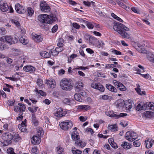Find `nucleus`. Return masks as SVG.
I'll return each mask as SVG.
<instances>
[{"label": "nucleus", "instance_id": "nucleus-1", "mask_svg": "<svg viewBox=\"0 0 154 154\" xmlns=\"http://www.w3.org/2000/svg\"><path fill=\"white\" fill-rule=\"evenodd\" d=\"M113 28L115 31L117 32L123 37L128 39L130 38L129 34L126 31H129V29L123 24L117 22H114Z\"/></svg>", "mask_w": 154, "mask_h": 154}, {"label": "nucleus", "instance_id": "nucleus-2", "mask_svg": "<svg viewBox=\"0 0 154 154\" xmlns=\"http://www.w3.org/2000/svg\"><path fill=\"white\" fill-rule=\"evenodd\" d=\"M38 20L41 22L51 24L57 20L55 15L52 14L50 15L42 14L38 17Z\"/></svg>", "mask_w": 154, "mask_h": 154}, {"label": "nucleus", "instance_id": "nucleus-3", "mask_svg": "<svg viewBox=\"0 0 154 154\" xmlns=\"http://www.w3.org/2000/svg\"><path fill=\"white\" fill-rule=\"evenodd\" d=\"M71 80L67 79H63L60 82V86L62 89L69 91L73 87V85L71 83Z\"/></svg>", "mask_w": 154, "mask_h": 154}, {"label": "nucleus", "instance_id": "nucleus-4", "mask_svg": "<svg viewBox=\"0 0 154 154\" xmlns=\"http://www.w3.org/2000/svg\"><path fill=\"white\" fill-rule=\"evenodd\" d=\"M59 125L62 129L66 131L71 129L72 126L73 124L70 121L66 120L60 122Z\"/></svg>", "mask_w": 154, "mask_h": 154}, {"label": "nucleus", "instance_id": "nucleus-5", "mask_svg": "<svg viewBox=\"0 0 154 154\" xmlns=\"http://www.w3.org/2000/svg\"><path fill=\"white\" fill-rule=\"evenodd\" d=\"M137 137V134L136 133L132 131H127L125 134V137L126 139L129 141H133L135 140Z\"/></svg>", "mask_w": 154, "mask_h": 154}, {"label": "nucleus", "instance_id": "nucleus-6", "mask_svg": "<svg viewBox=\"0 0 154 154\" xmlns=\"http://www.w3.org/2000/svg\"><path fill=\"white\" fill-rule=\"evenodd\" d=\"M2 139L6 141L7 143V145L11 143V140L13 139V135L9 132L4 133L2 135ZM6 145V144H5Z\"/></svg>", "mask_w": 154, "mask_h": 154}, {"label": "nucleus", "instance_id": "nucleus-7", "mask_svg": "<svg viewBox=\"0 0 154 154\" xmlns=\"http://www.w3.org/2000/svg\"><path fill=\"white\" fill-rule=\"evenodd\" d=\"M106 115L110 117H114L116 119H118L121 117H122L127 116V113H122L119 115H117L115 114L112 111H109L106 112Z\"/></svg>", "mask_w": 154, "mask_h": 154}, {"label": "nucleus", "instance_id": "nucleus-8", "mask_svg": "<svg viewBox=\"0 0 154 154\" xmlns=\"http://www.w3.org/2000/svg\"><path fill=\"white\" fill-rule=\"evenodd\" d=\"M41 10L44 12H48L50 11V8L46 2L43 1L40 3Z\"/></svg>", "mask_w": 154, "mask_h": 154}, {"label": "nucleus", "instance_id": "nucleus-9", "mask_svg": "<svg viewBox=\"0 0 154 154\" xmlns=\"http://www.w3.org/2000/svg\"><path fill=\"white\" fill-rule=\"evenodd\" d=\"M66 113V111L63 110L62 108H60L57 109L54 115L55 116L58 117H61L64 116Z\"/></svg>", "mask_w": 154, "mask_h": 154}, {"label": "nucleus", "instance_id": "nucleus-10", "mask_svg": "<svg viewBox=\"0 0 154 154\" xmlns=\"http://www.w3.org/2000/svg\"><path fill=\"white\" fill-rule=\"evenodd\" d=\"M7 42L10 45L14 44L17 42L18 39L15 37L7 35Z\"/></svg>", "mask_w": 154, "mask_h": 154}, {"label": "nucleus", "instance_id": "nucleus-11", "mask_svg": "<svg viewBox=\"0 0 154 154\" xmlns=\"http://www.w3.org/2000/svg\"><path fill=\"white\" fill-rule=\"evenodd\" d=\"M91 87L97 89L101 92H103L104 91V88L102 85L96 83H92L91 85Z\"/></svg>", "mask_w": 154, "mask_h": 154}, {"label": "nucleus", "instance_id": "nucleus-12", "mask_svg": "<svg viewBox=\"0 0 154 154\" xmlns=\"http://www.w3.org/2000/svg\"><path fill=\"white\" fill-rule=\"evenodd\" d=\"M15 9L16 11L19 14H24L26 12V10L22 6L19 4H16L15 5Z\"/></svg>", "mask_w": 154, "mask_h": 154}, {"label": "nucleus", "instance_id": "nucleus-13", "mask_svg": "<svg viewBox=\"0 0 154 154\" xmlns=\"http://www.w3.org/2000/svg\"><path fill=\"white\" fill-rule=\"evenodd\" d=\"M23 70L26 72L32 73L35 71V68L31 65H27L23 67Z\"/></svg>", "mask_w": 154, "mask_h": 154}, {"label": "nucleus", "instance_id": "nucleus-14", "mask_svg": "<svg viewBox=\"0 0 154 154\" xmlns=\"http://www.w3.org/2000/svg\"><path fill=\"white\" fill-rule=\"evenodd\" d=\"M146 103H144L142 102L138 104L136 107V110L139 111L141 110H145L147 109V104Z\"/></svg>", "mask_w": 154, "mask_h": 154}, {"label": "nucleus", "instance_id": "nucleus-15", "mask_svg": "<svg viewBox=\"0 0 154 154\" xmlns=\"http://www.w3.org/2000/svg\"><path fill=\"white\" fill-rule=\"evenodd\" d=\"M9 9V7L6 2H2L0 5V10L1 11L5 12L7 11Z\"/></svg>", "mask_w": 154, "mask_h": 154}, {"label": "nucleus", "instance_id": "nucleus-16", "mask_svg": "<svg viewBox=\"0 0 154 154\" xmlns=\"http://www.w3.org/2000/svg\"><path fill=\"white\" fill-rule=\"evenodd\" d=\"M75 90L77 92H79L82 90L83 88V84L81 82H77L75 85Z\"/></svg>", "mask_w": 154, "mask_h": 154}, {"label": "nucleus", "instance_id": "nucleus-17", "mask_svg": "<svg viewBox=\"0 0 154 154\" xmlns=\"http://www.w3.org/2000/svg\"><path fill=\"white\" fill-rule=\"evenodd\" d=\"M51 53H52V51L51 50H49L48 52L46 51H42L40 53V54L43 57L48 58L51 57Z\"/></svg>", "mask_w": 154, "mask_h": 154}, {"label": "nucleus", "instance_id": "nucleus-18", "mask_svg": "<svg viewBox=\"0 0 154 154\" xmlns=\"http://www.w3.org/2000/svg\"><path fill=\"white\" fill-rule=\"evenodd\" d=\"M133 101L131 100H129L128 101H126L125 103V105L126 110H129L132 106Z\"/></svg>", "mask_w": 154, "mask_h": 154}, {"label": "nucleus", "instance_id": "nucleus-19", "mask_svg": "<svg viewBox=\"0 0 154 154\" xmlns=\"http://www.w3.org/2000/svg\"><path fill=\"white\" fill-rule=\"evenodd\" d=\"M116 2L119 7L122 8L125 10L127 11H128L130 9L129 7L128 6H127L126 5L123 3L122 2L119 1V0H116Z\"/></svg>", "mask_w": 154, "mask_h": 154}, {"label": "nucleus", "instance_id": "nucleus-20", "mask_svg": "<svg viewBox=\"0 0 154 154\" xmlns=\"http://www.w3.org/2000/svg\"><path fill=\"white\" fill-rule=\"evenodd\" d=\"M40 141V139L36 136H34L31 139L32 143L34 145L39 144Z\"/></svg>", "mask_w": 154, "mask_h": 154}, {"label": "nucleus", "instance_id": "nucleus-21", "mask_svg": "<svg viewBox=\"0 0 154 154\" xmlns=\"http://www.w3.org/2000/svg\"><path fill=\"white\" fill-rule=\"evenodd\" d=\"M145 144L146 145V148H149L152 146L153 141L152 139L148 138L145 141Z\"/></svg>", "mask_w": 154, "mask_h": 154}, {"label": "nucleus", "instance_id": "nucleus-22", "mask_svg": "<svg viewBox=\"0 0 154 154\" xmlns=\"http://www.w3.org/2000/svg\"><path fill=\"white\" fill-rule=\"evenodd\" d=\"M106 87L109 91L113 92H116L117 89L112 85L108 84L106 85Z\"/></svg>", "mask_w": 154, "mask_h": 154}, {"label": "nucleus", "instance_id": "nucleus-23", "mask_svg": "<svg viewBox=\"0 0 154 154\" xmlns=\"http://www.w3.org/2000/svg\"><path fill=\"white\" fill-rule=\"evenodd\" d=\"M55 82L52 79H51L49 80H47L46 82V83L49 85L50 88H53L55 87Z\"/></svg>", "mask_w": 154, "mask_h": 154}, {"label": "nucleus", "instance_id": "nucleus-24", "mask_svg": "<svg viewBox=\"0 0 154 154\" xmlns=\"http://www.w3.org/2000/svg\"><path fill=\"white\" fill-rule=\"evenodd\" d=\"M33 38L34 40L38 42H42L43 39V36L40 35H35L33 36Z\"/></svg>", "mask_w": 154, "mask_h": 154}, {"label": "nucleus", "instance_id": "nucleus-25", "mask_svg": "<svg viewBox=\"0 0 154 154\" xmlns=\"http://www.w3.org/2000/svg\"><path fill=\"white\" fill-rule=\"evenodd\" d=\"M121 146L124 149H127L131 147V145L129 143L126 142H123L121 144Z\"/></svg>", "mask_w": 154, "mask_h": 154}, {"label": "nucleus", "instance_id": "nucleus-26", "mask_svg": "<svg viewBox=\"0 0 154 154\" xmlns=\"http://www.w3.org/2000/svg\"><path fill=\"white\" fill-rule=\"evenodd\" d=\"M108 128L109 130L111 131H117L118 129V128L117 125H109Z\"/></svg>", "mask_w": 154, "mask_h": 154}, {"label": "nucleus", "instance_id": "nucleus-27", "mask_svg": "<svg viewBox=\"0 0 154 154\" xmlns=\"http://www.w3.org/2000/svg\"><path fill=\"white\" fill-rule=\"evenodd\" d=\"M144 114L146 118H151L154 117V112H152L146 111L144 113Z\"/></svg>", "mask_w": 154, "mask_h": 154}, {"label": "nucleus", "instance_id": "nucleus-28", "mask_svg": "<svg viewBox=\"0 0 154 154\" xmlns=\"http://www.w3.org/2000/svg\"><path fill=\"white\" fill-rule=\"evenodd\" d=\"M90 108V106L88 105H80L77 106L78 109L85 110L86 111L89 109Z\"/></svg>", "mask_w": 154, "mask_h": 154}, {"label": "nucleus", "instance_id": "nucleus-29", "mask_svg": "<svg viewBox=\"0 0 154 154\" xmlns=\"http://www.w3.org/2000/svg\"><path fill=\"white\" fill-rule=\"evenodd\" d=\"M14 141L17 142L21 140V138L18 134L15 133L13 135V139H12Z\"/></svg>", "mask_w": 154, "mask_h": 154}, {"label": "nucleus", "instance_id": "nucleus-30", "mask_svg": "<svg viewBox=\"0 0 154 154\" xmlns=\"http://www.w3.org/2000/svg\"><path fill=\"white\" fill-rule=\"evenodd\" d=\"M18 105H19L20 109V112H21L25 111L26 109V106L24 104L20 103H18Z\"/></svg>", "mask_w": 154, "mask_h": 154}, {"label": "nucleus", "instance_id": "nucleus-31", "mask_svg": "<svg viewBox=\"0 0 154 154\" xmlns=\"http://www.w3.org/2000/svg\"><path fill=\"white\" fill-rule=\"evenodd\" d=\"M32 122L33 123L35 126L38 125V120L36 119L35 115L34 114H32Z\"/></svg>", "mask_w": 154, "mask_h": 154}, {"label": "nucleus", "instance_id": "nucleus-32", "mask_svg": "<svg viewBox=\"0 0 154 154\" xmlns=\"http://www.w3.org/2000/svg\"><path fill=\"white\" fill-rule=\"evenodd\" d=\"M75 144L79 146L81 148L84 147L86 145L85 143H83L82 141H80L79 140V139L78 140H77L75 141Z\"/></svg>", "mask_w": 154, "mask_h": 154}, {"label": "nucleus", "instance_id": "nucleus-33", "mask_svg": "<svg viewBox=\"0 0 154 154\" xmlns=\"http://www.w3.org/2000/svg\"><path fill=\"white\" fill-rule=\"evenodd\" d=\"M57 154H64V149L60 146H58L56 148Z\"/></svg>", "mask_w": 154, "mask_h": 154}, {"label": "nucleus", "instance_id": "nucleus-34", "mask_svg": "<svg viewBox=\"0 0 154 154\" xmlns=\"http://www.w3.org/2000/svg\"><path fill=\"white\" fill-rule=\"evenodd\" d=\"M72 138V139L75 140L76 141L78 140L79 139V135H78L74 132H72L71 134Z\"/></svg>", "mask_w": 154, "mask_h": 154}, {"label": "nucleus", "instance_id": "nucleus-35", "mask_svg": "<svg viewBox=\"0 0 154 154\" xmlns=\"http://www.w3.org/2000/svg\"><path fill=\"white\" fill-rule=\"evenodd\" d=\"M83 22L86 23L87 27L89 29H92L94 28V26L91 23L85 20H83Z\"/></svg>", "mask_w": 154, "mask_h": 154}, {"label": "nucleus", "instance_id": "nucleus-36", "mask_svg": "<svg viewBox=\"0 0 154 154\" xmlns=\"http://www.w3.org/2000/svg\"><path fill=\"white\" fill-rule=\"evenodd\" d=\"M117 88L122 91H125L126 90V88L122 83L120 84L119 86V87H117Z\"/></svg>", "mask_w": 154, "mask_h": 154}, {"label": "nucleus", "instance_id": "nucleus-37", "mask_svg": "<svg viewBox=\"0 0 154 154\" xmlns=\"http://www.w3.org/2000/svg\"><path fill=\"white\" fill-rule=\"evenodd\" d=\"M146 104H147V106L148 109H154V103H146Z\"/></svg>", "mask_w": 154, "mask_h": 154}, {"label": "nucleus", "instance_id": "nucleus-38", "mask_svg": "<svg viewBox=\"0 0 154 154\" xmlns=\"http://www.w3.org/2000/svg\"><path fill=\"white\" fill-rule=\"evenodd\" d=\"M19 40L21 43L23 45H26L28 43V41L23 37H21L19 38Z\"/></svg>", "mask_w": 154, "mask_h": 154}, {"label": "nucleus", "instance_id": "nucleus-39", "mask_svg": "<svg viewBox=\"0 0 154 154\" xmlns=\"http://www.w3.org/2000/svg\"><path fill=\"white\" fill-rule=\"evenodd\" d=\"M74 97L76 100L79 102L81 101L82 98L80 94H75L74 95Z\"/></svg>", "mask_w": 154, "mask_h": 154}, {"label": "nucleus", "instance_id": "nucleus-40", "mask_svg": "<svg viewBox=\"0 0 154 154\" xmlns=\"http://www.w3.org/2000/svg\"><path fill=\"white\" fill-rule=\"evenodd\" d=\"M111 16L114 18L116 19L120 22H123V20L120 17H118L115 14L113 13L111 14Z\"/></svg>", "mask_w": 154, "mask_h": 154}, {"label": "nucleus", "instance_id": "nucleus-41", "mask_svg": "<svg viewBox=\"0 0 154 154\" xmlns=\"http://www.w3.org/2000/svg\"><path fill=\"white\" fill-rule=\"evenodd\" d=\"M141 143L139 140L135 141L133 143V145L135 147H138L140 146L141 145Z\"/></svg>", "mask_w": 154, "mask_h": 154}, {"label": "nucleus", "instance_id": "nucleus-42", "mask_svg": "<svg viewBox=\"0 0 154 154\" xmlns=\"http://www.w3.org/2000/svg\"><path fill=\"white\" fill-rule=\"evenodd\" d=\"M63 42L64 41L62 38H60L59 39V41L57 44L58 47L62 48L63 46Z\"/></svg>", "mask_w": 154, "mask_h": 154}, {"label": "nucleus", "instance_id": "nucleus-43", "mask_svg": "<svg viewBox=\"0 0 154 154\" xmlns=\"http://www.w3.org/2000/svg\"><path fill=\"white\" fill-rule=\"evenodd\" d=\"M27 12L28 15L30 16H32L34 13V11L31 8H28Z\"/></svg>", "mask_w": 154, "mask_h": 154}, {"label": "nucleus", "instance_id": "nucleus-44", "mask_svg": "<svg viewBox=\"0 0 154 154\" xmlns=\"http://www.w3.org/2000/svg\"><path fill=\"white\" fill-rule=\"evenodd\" d=\"M18 127L20 130L22 132H25L27 130L25 128V126H22L21 125L19 124L18 125Z\"/></svg>", "mask_w": 154, "mask_h": 154}, {"label": "nucleus", "instance_id": "nucleus-45", "mask_svg": "<svg viewBox=\"0 0 154 154\" xmlns=\"http://www.w3.org/2000/svg\"><path fill=\"white\" fill-rule=\"evenodd\" d=\"M72 151L73 154H81L82 152L81 150L77 149H76L75 150L72 149Z\"/></svg>", "mask_w": 154, "mask_h": 154}, {"label": "nucleus", "instance_id": "nucleus-46", "mask_svg": "<svg viewBox=\"0 0 154 154\" xmlns=\"http://www.w3.org/2000/svg\"><path fill=\"white\" fill-rule=\"evenodd\" d=\"M139 52L144 54H146L147 53V51L145 50L143 47L141 45H140V50H139Z\"/></svg>", "mask_w": 154, "mask_h": 154}, {"label": "nucleus", "instance_id": "nucleus-47", "mask_svg": "<svg viewBox=\"0 0 154 154\" xmlns=\"http://www.w3.org/2000/svg\"><path fill=\"white\" fill-rule=\"evenodd\" d=\"M6 48V45L2 43V42H0V50L3 51L5 50Z\"/></svg>", "mask_w": 154, "mask_h": 154}, {"label": "nucleus", "instance_id": "nucleus-48", "mask_svg": "<svg viewBox=\"0 0 154 154\" xmlns=\"http://www.w3.org/2000/svg\"><path fill=\"white\" fill-rule=\"evenodd\" d=\"M63 102L66 104L70 105L71 103L70 100L68 98H65L63 100Z\"/></svg>", "mask_w": 154, "mask_h": 154}, {"label": "nucleus", "instance_id": "nucleus-49", "mask_svg": "<svg viewBox=\"0 0 154 154\" xmlns=\"http://www.w3.org/2000/svg\"><path fill=\"white\" fill-rule=\"evenodd\" d=\"M7 152L8 154H17L14 152L13 149L11 148L8 149Z\"/></svg>", "mask_w": 154, "mask_h": 154}, {"label": "nucleus", "instance_id": "nucleus-50", "mask_svg": "<svg viewBox=\"0 0 154 154\" xmlns=\"http://www.w3.org/2000/svg\"><path fill=\"white\" fill-rule=\"evenodd\" d=\"M113 83L115 86L117 88V87H119L120 85V84H121V83L116 80H114L113 81Z\"/></svg>", "mask_w": 154, "mask_h": 154}, {"label": "nucleus", "instance_id": "nucleus-51", "mask_svg": "<svg viewBox=\"0 0 154 154\" xmlns=\"http://www.w3.org/2000/svg\"><path fill=\"white\" fill-rule=\"evenodd\" d=\"M148 58L150 61L154 63V56L153 55L151 54L149 55Z\"/></svg>", "mask_w": 154, "mask_h": 154}, {"label": "nucleus", "instance_id": "nucleus-52", "mask_svg": "<svg viewBox=\"0 0 154 154\" xmlns=\"http://www.w3.org/2000/svg\"><path fill=\"white\" fill-rule=\"evenodd\" d=\"M6 32V31L5 28L2 27L0 28V34L4 35Z\"/></svg>", "mask_w": 154, "mask_h": 154}, {"label": "nucleus", "instance_id": "nucleus-53", "mask_svg": "<svg viewBox=\"0 0 154 154\" xmlns=\"http://www.w3.org/2000/svg\"><path fill=\"white\" fill-rule=\"evenodd\" d=\"M11 21L12 23L15 24L18 27L19 26H20L19 22L17 20L12 19L11 20Z\"/></svg>", "mask_w": 154, "mask_h": 154}, {"label": "nucleus", "instance_id": "nucleus-54", "mask_svg": "<svg viewBox=\"0 0 154 154\" xmlns=\"http://www.w3.org/2000/svg\"><path fill=\"white\" fill-rule=\"evenodd\" d=\"M128 123L127 121H122L120 123V124L122 125L123 127H125L127 125H128Z\"/></svg>", "mask_w": 154, "mask_h": 154}, {"label": "nucleus", "instance_id": "nucleus-55", "mask_svg": "<svg viewBox=\"0 0 154 154\" xmlns=\"http://www.w3.org/2000/svg\"><path fill=\"white\" fill-rule=\"evenodd\" d=\"M114 66H115L112 65V64H108L106 65L105 68L106 69L113 68Z\"/></svg>", "mask_w": 154, "mask_h": 154}, {"label": "nucleus", "instance_id": "nucleus-56", "mask_svg": "<svg viewBox=\"0 0 154 154\" xmlns=\"http://www.w3.org/2000/svg\"><path fill=\"white\" fill-rule=\"evenodd\" d=\"M112 52L117 55H121L122 53L120 51L114 49L112 51Z\"/></svg>", "mask_w": 154, "mask_h": 154}, {"label": "nucleus", "instance_id": "nucleus-57", "mask_svg": "<svg viewBox=\"0 0 154 154\" xmlns=\"http://www.w3.org/2000/svg\"><path fill=\"white\" fill-rule=\"evenodd\" d=\"M37 84L39 86H42L43 84L42 80L40 79H37Z\"/></svg>", "mask_w": 154, "mask_h": 154}, {"label": "nucleus", "instance_id": "nucleus-58", "mask_svg": "<svg viewBox=\"0 0 154 154\" xmlns=\"http://www.w3.org/2000/svg\"><path fill=\"white\" fill-rule=\"evenodd\" d=\"M58 29V26L57 25L54 26L51 29L52 32L53 33L57 31Z\"/></svg>", "mask_w": 154, "mask_h": 154}, {"label": "nucleus", "instance_id": "nucleus-59", "mask_svg": "<svg viewBox=\"0 0 154 154\" xmlns=\"http://www.w3.org/2000/svg\"><path fill=\"white\" fill-rule=\"evenodd\" d=\"M91 36L88 33H86L84 35V38L86 40L88 41Z\"/></svg>", "mask_w": 154, "mask_h": 154}, {"label": "nucleus", "instance_id": "nucleus-60", "mask_svg": "<svg viewBox=\"0 0 154 154\" xmlns=\"http://www.w3.org/2000/svg\"><path fill=\"white\" fill-rule=\"evenodd\" d=\"M7 35H5L0 38V41L2 42H7Z\"/></svg>", "mask_w": 154, "mask_h": 154}, {"label": "nucleus", "instance_id": "nucleus-61", "mask_svg": "<svg viewBox=\"0 0 154 154\" xmlns=\"http://www.w3.org/2000/svg\"><path fill=\"white\" fill-rule=\"evenodd\" d=\"M95 39L96 38L95 37L91 36L90 39H89L88 41H89L90 43L92 44L93 42V41L95 40Z\"/></svg>", "mask_w": 154, "mask_h": 154}, {"label": "nucleus", "instance_id": "nucleus-62", "mask_svg": "<svg viewBox=\"0 0 154 154\" xmlns=\"http://www.w3.org/2000/svg\"><path fill=\"white\" fill-rule=\"evenodd\" d=\"M86 131L87 132H90L91 134H92L94 133V131L93 130L90 128H87L86 129Z\"/></svg>", "mask_w": 154, "mask_h": 154}, {"label": "nucleus", "instance_id": "nucleus-63", "mask_svg": "<svg viewBox=\"0 0 154 154\" xmlns=\"http://www.w3.org/2000/svg\"><path fill=\"white\" fill-rule=\"evenodd\" d=\"M37 148L36 147H33L31 150V152L33 153H36L37 151Z\"/></svg>", "mask_w": 154, "mask_h": 154}, {"label": "nucleus", "instance_id": "nucleus-64", "mask_svg": "<svg viewBox=\"0 0 154 154\" xmlns=\"http://www.w3.org/2000/svg\"><path fill=\"white\" fill-rule=\"evenodd\" d=\"M72 26L74 27L76 29H78L80 27V25L75 23H73Z\"/></svg>", "mask_w": 154, "mask_h": 154}]
</instances>
